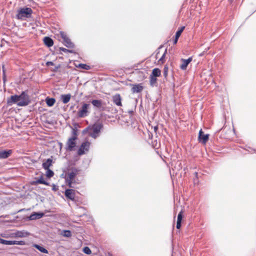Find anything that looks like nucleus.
I'll list each match as a JSON object with an SVG mask.
<instances>
[{"label":"nucleus","instance_id":"nucleus-1","mask_svg":"<svg viewBox=\"0 0 256 256\" xmlns=\"http://www.w3.org/2000/svg\"><path fill=\"white\" fill-rule=\"evenodd\" d=\"M30 100L28 97H10L8 100V105H12V104H16L18 106H27Z\"/></svg>","mask_w":256,"mask_h":256},{"label":"nucleus","instance_id":"nucleus-2","mask_svg":"<svg viewBox=\"0 0 256 256\" xmlns=\"http://www.w3.org/2000/svg\"><path fill=\"white\" fill-rule=\"evenodd\" d=\"M32 10L30 8H20L16 15V18L18 20H24L26 18H29L31 17Z\"/></svg>","mask_w":256,"mask_h":256},{"label":"nucleus","instance_id":"nucleus-3","mask_svg":"<svg viewBox=\"0 0 256 256\" xmlns=\"http://www.w3.org/2000/svg\"><path fill=\"white\" fill-rule=\"evenodd\" d=\"M90 107V104L84 103L82 107L78 112V116L79 118H84L88 116L90 113L89 110Z\"/></svg>","mask_w":256,"mask_h":256},{"label":"nucleus","instance_id":"nucleus-4","mask_svg":"<svg viewBox=\"0 0 256 256\" xmlns=\"http://www.w3.org/2000/svg\"><path fill=\"white\" fill-rule=\"evenodd\" d=\"M78 173V170L76 169H72V171L68 172L66 178V182L70 188H73L72 184L74 181V178Z\"/></svg>","mask_w":256,"mask_h":256},{"label":"nucleus","instance_id":"nucleus-5","mask_svg":"<svg viewBox=\"0 0 256 256\" xmlns=\"http://www.w3.org/2000/svg\"><path fill=\"white\" fill-rule=\"evenodd\" d=\"M102 128L100 124H94L89 128V134L93 138H96Z\"/></svg>","mask_w":256,"mask_h":256},{"label":"nucleus","instance_id":"nucleus-6","mask_svg":"<svg viewBox=\"0 0 256 256\" xmlns=\"http://www.w3.org/2000/svg\"><path fill=\"white\" fill-rule=\"evenodd\" d=\"M77 138V136H72V137L68 138V140L66 143V150L72 151L76 146V140Z\"/></svg>","mask_w":256,"mask_h":256},{"label":"nucleus","instance_id":"nucleus-7","mask_svg":"<svg viewBox=\"0 0 256 256\" xmlns=\"http://www.w3.org/2000/svg\"><path fill=\"white\" fill-rule=\"evenodd\" d=\"M60 34L62 38L63 39L64 44L68 48H74V44L71 42L70 40L64 32H61Z\"/></svg>","mask_w":256,"mask_h":256},{"label":"nucleus","instance_id":"nucleus-8","mask_svg":"<svg viewBox=\"0 0 256 256\" xmlns=\"http://www.w3.org/2000/svg\"><path fill=\"white\" fill-rule=\"evenodd\" d=\"M90 146V143L88 142H82L78 151V154L79 156L84 154L86 152H88V150Z\"/></svg>","mask_w":256,"mask_h":256},{"label":"nucleus","instance_id":"nucleus-9","mask_svg":"<svg viewBox=\"0 0 256 256\" xmlns=\"http://www.w3.org/2000/svg\"><path fill=\"white\" fill-rule=\"evenodd\" d=\"M92 104L96 109L100 110H104L106 107V104L102 102L101 100H94L91 102Z\"/></svg>","mask_w":256,"mask_h":256},{"label":"nucleus","instance_id":"nucleus-10","mask_svg":"<svg viewBox=\"0 0 256 256\" xmlns=\"http://www.w3.org/2000/svg\"><path fill=\"white\" fill-rule=\"evenodd\" d=\"M66 196L71 200H74L75 198V190L72 189H68L65 190L64 192Z\"/></svg>","mask_w":256,"mask_h":256},{"label":"nucleus","instance_id":"nucleus-11","mask_svg":"<svg viewBox=\"0 0 256 256\" xmlns=\"http://www.w3.org/2000/svg\"><path fill=\"white\" fill-rule=\"evenodd\" d=\"M192 58H189L187 60H185L184 58H182L181 60V61L182 62V64L180 66V68L182 70H186L188 64L192 62Z\"/></svg>","mask_w":256,"mask_h":256},{"label":"nucleus","instance_id":"nucleus-12","mask_svg":"<svg viewBox=\"0 0 256 256\" xmlns=\"http://www.w3.org/2000/svg\"><path fill=\"white\" fill-rule=\"evenodd\" d=\"M208 136H209L208 134H204L202 130L199 132L198 138L203 144H206V142L208 141Z\"/></svg>","mask_w":256,"mask_h":256},{"label":"nucleus","instance_id":"nucleus-13","mask_svg":"<svg viewBox=\"0 0 256 256\" xmlns=\"http://www.w3.org/2000/svg\"><path fill=\"white\" fill-rule=\"evenodd\" d=\"M185 27L184 26H182L180 27L178 30L176 32V35H175V38L174 40V44H176L178 42V39L179 37L180 36L181 34L184 30Z\"/></svg>","mask_w":256,"mask_h":256},{"label":"nucleus","instance_id":"nucleus-14","mask_svg":"<svg viewBox=\"0 0 256 256\" xmlns=\"http://www.w3.org/2000/svg\"><path fill=\"white\" fill-rule=\"evenodd\" d=\"M12 152V150L0 151V158H8Z\"/></svg>","mask_w":256,"mask_h":256},{"label":"nucleus","instance_id":"nucleus-15","mask_svg":"<svg viewBox=\"0 0 256 256\" xmlns=\"http://www.w3.org/2000/svg\"><path fill=\"white\" fill-rule=\"evenodd\" d=\"M143 90V86L141 84H138L134 85L132 88V92H140Z\"/></svg>","mask_w":256,"mask_h":256},{"label":"nucleus","instance_id":"nucleus-16","mask_svg":"<svg viewBox=\"0 0 256 256\" xmlns=\"http://www.w3.org/2000/svg\"><path fill=\"white\" fill-rule=\"evenodd\" d=\"M44 216V214L42 212H34L30 216V218L32 220L39 219L42 218Z\"/></svg>","mask_w":256,"mask_h":256},{"label":"nucleus","instance_id":"nucleus-17","mask_svg":"<svg viewBox=\"0 0 256 256\" xmlns=\"http://www.w3.org/2000/svg\"><path fill=\"white\" fill-rule=\"evenodd\" d=\"M44 42L48 47H50L54 44L53 40L48 36H46L44 38Z\"/></svg>","mask_w":256,"mask_h":256},{"label":"nucleus","instance_id":"nucleus-18","mask_svg":"<svg viewBox=\"0 0 256 256\" xmlns=\"http://www.w3.org/2000/svg\"><path fill=\"white\" fill-rule=\"evenodd\" d=\"M52 160L51 158H48L45 162L42 163V167L44 169H48L52 165Z\"/></svg>","mask_w":256,"mask_h":256},{"label":"nucleus","instance_id":"nucleus-19","mask_svg":"<svg viewBox=\"0 0 256 256\" xmlns=\"http://www.w3.org/2000/svg\"><path fill=\"white\" fill-rule=\"evenodd\" d=\"M182 211L181 210L179 212V214L178 216V219H177V222H176V228L178 229L180 228L181 226V222H182Z\"/></svg>","mask_w":256,"mask_h":256},{"label":"nucleus","instance_id":"nucleus-20","mask_svg":"<svg viewBox=\"0 0 256 256\" xmlns=\"http://www.w3.org/2000/svg\"><path fill=\"white\" fill-rule=\"evenodd\" d=\"M33 246L36 249H38L39 251H40L41 252L44 253V254H48V250L44 248L43 246L37 244H34L33 245Z\"/></svg>","mask_w":256,"mask_h":256},{"label":"nucleus","instance_id":"nucleus-21","mask_svg":"<svg viewBox=\"0 0 256 256\" xmlns=\"http://www.w3.org/2000/svg\"><path fill=\"white\" fill-rule=\"evenodd\" d=\"M33 184H44L45 185H48V183L46 182L42 176H41L38 180L34 181L32 183Z\"/></svg>","mask_w":256,"mask_h":256},{"label":"nucleus","instance_id":"nucleus-22","mask_svg":"<svg viewBox=\"0 0 256 256\" xmlns=\"http://www.w3.org/2000/svg\"><path fill=\"white\" fill-rule=\"evenodd\" d=\"M46 103L48 106H52L56 102V100L54 98H49L47 97L46 100Z\"/></svg>","mask_w":256,"mask_h":256},{"label":"nucleus","instance_id":"nucleus-23","mask_svg":"<svg viewBox=\"0 0 256 256\" xmlns=\"http://www.w3.org/2000/svg\"><path fill=\"white\" fill-rule=\"evenodd\" d=\"M160 75V70L159 68H155L152 70V74L150 76L157 77Z\"/></svg>","mask_w":256,"mask_h":256},{"label":"nucleus","instance_id":"nucleus-24","mask_svg":"<svg viewBox=\"0 0 256 256\" xmlns=\"http://www.w3.org/2000/svg\"><path fill=\"white\" fill-rule=\"evenodd\" d=\"M14 234L16 237L22 238L26 236V232L22 231H17L14 233Z\"/></svg>","mask_w":256,"mask_h":256},{"label":"nucleus","instance_id":"nucleus-25","mask_svg":"<svg viewBox=\"0 0 256 256\" xmlns=\"http://www.w3.org/2000/svg\"><path fill=\"white\" fill-rule=\"evenodd\" d=\"M13 240H7L0 238V244L6 245H13Z\"/></svg>","mask_w":256,"mask_h":256},{"label":"nucleus","instance_id":"nucleus-26","mask_svg":"<svg viewBox=\"0 0 256 256\" xmlns=\"http://www.w3.org/2000/svg\"><path fill=\"white\" fill-rule=\"evenodd\" d=\"M114 102L117 106H122L120 97H114Z\"/></svg>","mask_w":256,"mask_h":256},{"label":"nucleus","instance_id":"nucleus-27","mask_svg":"<svg viewBox=\"0 0 256 256\" xmlns=\"http://www.w3.org/2000/svg\"><path fill=\"white\" fill-rule=\"evenodd\" d=\"M78 68H81L84 70H88L90 69V66L87 65L86 64H78Z\"/></svg>","mask_w":256,"mask_h":256},{"label":"nucleus","instance_id":"nucleus-28","mask_svg":"<svg viewBox=\"0 0 256 256\" xmlns=\"http://www.w3.org/2000/svg\"><path fill=\"white\" fill-rule=\"evenodd\" d=\"M46 176L48 178H51L54 175V172L50 168L46 169Z\"/></svg>","mask_w":256,"mask_h":256},{"label":"nucleus","instance_id":"nucleus-29","mask_svg":"<svg viewBox=\"0 0 256 256\" xmlns=\"http://www.w3.org/2000/svg\"><path fill=\"white\" fill-rule=\"evenodd\" d=\"M156 77L150 76V82L152 85H154L156 82Z\"/></svg>","mask_w":256,"mask_h":256},{"label":"nucleus","instance_id":"nucleus-30","mask_svg":"<svg viewBox=\"0 0 256 256\" xmlns=\"http://www.w3.org/2000/svg\"><path fill=\"white\" fill-rule=\"evenodd\" d=\"M64 236L69 238L72 236V233L70 230H65L64 231Z\"/></svg>","mask_w":256,"mask_h":256},{"label":"nucleus","instance_id":"nucleus-31","mask_svg":"<svg viewBox=\"0 0 256 256\" xmlns=\"http://www.w3.org/2000/svg\"><path fill=\"white\" fill-rule=\"evenodd\" d=\"M83 252L86 254H90L91 253H92V251L91 250H90V248L88 247V246H85L84 248H83Z\"/></svg>","mask_w":256,"mask_h":256},{"label":"nucleus","instance_id":"nucleus-32","mask_svg":"<svg viewBox=\"0 0 256 256\" xmlns=\"http://www.w3.org/2000/svg\"><path fill=\"white\" fill-rule=\"evenodd\" d=\"M166 52H167V50L166 49L165 50V52H164V54H162V56L160 58L158 62H161L162 64H163L164 62V58H165V56H166Z\"/></svg>","mask_w":256,"mask_h":256},{"label":"nucleus","instance_id":"nucleus-33","mask_svg":"<svg viewBox=\"0 0 256 256\" xmlns=\"http://www.w3.org/2000/svg\"><path fill=\"white\" fill-rule=\"evenodd\" d=\"M13 245L14 244H18V245H24L25 244V242L22 240L18 241V240H13Z\"/></svg>","mask_w":256,"mask_h":256},{"label":"nucleus","instance_id":"nucleus-34","mask_svg":"<svg viewBox=\"0 0 256 256\" xmlns=\"http://www.w3.org/2000/svg\"><path fill=\"white\" fill-rule=\"evenodd\" d=\"M62 102L64 104H66L70 101L71 97H62Z\"/></svg>","mask_w":256,"mask_h":256},{"label":"nucleus","instance_id":"nucleus-35","mask_svg":"<svg viewBox=\"0 0 256 256\" xmlns=\"http://www.w3.org/2000/svg\"><path fill=\"white\" fill-rule=\"evenodd\" d=\"M60 50L65 52H69L70 53H72L74 52L72 50H68L66 48H60Z\"/></svg>","mask_w":256,"mask_h":256},{"label":"nucleus","instance_id":"nucleus-36","mask_svg":"<svg viewBox=\"0 0 256 256\" xmlns=\"http://www.w3.org/2000/svg\"><path fill=\"white\" fill-rule=\"evenodd\" d=\"M164 75L165 77H166L168 75V68H166V66L164 68Z\"/></svg>","mask_w":256,"mask_h":256},{"label":"nucleus","instance_id":"nucleus-37","mask_svg":"<svg viewBox=\"0 0 256 256\" xmlns=\"http://www.w3.org/2000/svg\"><path fill=\"white\" fill-rule=\"evenodd\" d=\"M2 71H3V79H4V82L5 81V78H6V76H5V70H4V66H2Z\"/></svg>","mask_w":256,"mask_h":256},{"label":"nucleus","instance_id":"nucleus-38","mask_svg":"<svg viewBox=\"0 0 256 256\" xmlns=\"http://www.w3.org/2000/svg\"><path fill=\"white\" fill-rule=\"evenodd\" d=\"M46 66H54V64L52 62H46Z\"/></svg>","mask_w":256,"mask_h":256},{"label":"nucleus","instance_id":"nucleus-39","mask_svg":"<svg viewBox=\"0 0 256 256\" xmlns=\"http://www.w3.org/2000/svg\"><path fill=\"white\" fill-rule=\"evenodd\" d=\"M12 96H28L26 95L24 92H22V93L21 94H20L19 96H18L17 94H14V95H12Z\"/></svg>","mask_w":256,"mask_h":256},{"label":"nucleus","instance_id":"nucleus-40","mask_svg":"<svg viewBox=\"0 0 256 256\" xmlns=\"http://www.w3.org/2000/svg\"><path fill=\"white\" fill-rule=\"evenodd\" d=\"M72 134H73V136H77V132H76V130H75V129H72Z\"/></svg>","mask_w":256,"mask_h":256},{"label":"nucleus","instance_id":"nucleus-41","mask_svg":"<svg viewBox=\"0 0 256 256\" xmlns=\"http://www.w3.org/2000/svg\"><path fill=\"white\" fill-rule=\"evenodd\" d=\"M60 96H71L70 94H62Z\"/></svg>","mask_w":256,"mask_h":256},{"label":"nucleus","instance_id":"nucleus-42","mask_svg":"<svg viewBox=\"0 0 256 256\" xmlns=\"http://www.w3.org/2000/svg\"><path fill=\"white\" fill-rule=\"evenodd\" d=\"M114 96H120V95L119 94H116Z\"/></svg>","mask_w":256,"mask_h":256},{"label":"nucleus","instance_id":"nucleus-43","mask_svg":"<svg viewBox=\"0 0 256 256\" xmlns=\"http://www.w3.org/2000/svg\"><path fill=\"white\" fill-rule=\"evenodd\" d=\"M157 128L156 127L154 128V130H156Z\"/></svg>","mask_w":256,"mask_h":256}]
</instances>
